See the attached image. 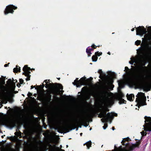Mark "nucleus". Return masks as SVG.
I'll use <instances>...</instances> for the list:
<instances>
[{
  "label": "nucleus",
  "mask_w": 151,
  "mask_h": 151,
  "mask_svg": "<svg viewBox=\"0 0 151 151\" xmlns=\"http://www.w3.org/2000/svg\"><path fill=\"white\" fill-rule=\"evenodd\" d=\"M130 59L129 63L136 66L138 69V72L135 75L133 69H132L129 70L128 67H125L124 70L126 71L129 78L128 83L132 85H135V81L136 80H138L142 82L141 86L144 91H150L151 88V83L148 81L149 76L147 73V68L146 67L143 66L145 65V61L140 58L138 55L132 57Z\"/></svg>",
  "instance_id": "obj_1"
},
{
  "label": "nucleus",
  "mask_w": 151,
  "mask_h": 151,
  "mask_svg": "<svg viewBox=\"0 0 151 151\" xmlns=\"http://www.w3.org/2000/svg\"><path fill=\"white\" fill-rule=\"evenodd\" d=\"M17 82L16 80H9L7 82V86H6L4 85V80L0 78V93L2 94L3 98L5 101L4 103L7 102V101L14 91L15 87V83Z\"/></svg>",
  "instance_id": "obj_2"
},
{
  "label": "nucleus",
  "mask_w": 151,
  "mask_h": 151,
  "mask_svg": "<svg viewBox=\"0 0 151 151\" xmlns=\"http://www.w3.org/2000/svg\"><path fill=\"white\" fill-rule=\"evenodd\" d=\"M101 96L103 102L106 106H109L113 104L115 98L111 93L104 90L101 93Z\"/></svg>",
  "instance_id": "obj_3"
},
{
  "label": "nucleus",
  "mask_w": 151,
  "mask_h": 151,
  "mask_svg": "<svg viewBox=\"0 0 151 151\" xmlns=\"http://www.w3.org/2000/svg\"><path fill=\"white\" fill-rule=\"evenodd\" d=\"M128 137L125 138L123 139L121 143L122 145H125V147L124 148H122V146H120L118 148L116 147L115 146V148L114 150V151H130L132 150L134 148L137 146L135 144H130L128 142L129 140Z\"/></svg>",
  "instance_id": "obj_4"
},
{
  "label": "nucleus",
  "mask_w": 151,
  "mask_h": 151,
  "mask_svg": "<svg viewBox=\"0 0 151 151\" xmlns=\"http://www.w3.org/2000/svg\"><path fill=\"white\" fill-rule=\"evenodd\" d=\"M145 124L143 125L144 129L146 131H151V117L145 116ZM141 133L142 136L146 135L147 134L146 132L144 131L141 132Z\"/></svg>",
  "instance_id": "obj_5"
},
{
  "label": "nucleus",
  "mask_w": 151,
  "mask_h": 151,
  "mask_svg": "<svg viewBox=\"0 0 151 151\" xmlns=\"http://www.w3.org/2000/svg\"><path fill=\"white\" fill-rule=\"evenodd\" d=\"M117 114L114 113H108L107 115H106V112L105 111H104L100 113L99 116L100 117H103L101 120L102 122H104L110 121L111 119L113 118L114 116H116Z\"/></svg>",
  "instance_id": "obj_6"
},
{
  "label": "nucleus",
  "mask_w": 151,
  "mask_h": 151,
  "mask_svg": "<svg viewBox=\"0 0 151 151\" xmlns=\"http://www.w3.org/2000/svg\"><path fill=\"white\" fill-rule=\"evenodd\" d=\"M137 97L136 101L139 104H141L142 105H144V103L146 100V97L145 94L142 93H139L136 96Z\"/></svg>",
  "instance_id": "obj_7"
},
{
  "label": "nucleus",
  "mask_w": 151,
  "mask_h": 151,
  "mask_svg": "<svg viewBox=\"0 0 151 151\" xmlns=\"http://www.w3.org/2000/svg\"><path fill=\"white\" fill-rule=\"evenodd\" d=\"M86 78L85 77H82L79 80H78V78H77L73 83V84L74 85H76L77 87H80L86 83L85 79Z\"/></svg>",
  "instance_id": "obj_8"
},
{
  "label": "nucleus",
  "mask_w": 151,
  "mask_h": 151,
  "mask_svg": "<svg viewBox=\"0 0 151 151\" xmlns=\"http://www.w3.org/2000/svg\"><path fill=\"white\" fill-rule=\"evenodd\" d=\"M17 8V7L13 5H9L6 7V8L4 11V13L5 15L8 14L9 13H13L14 11L13 9H15Z\"/></svg>",
  "instance_id": "obj_9"
},
{
  "label": "nucleus",
  "mask_w": 151,
  "mask_h": 151,
  "mask_svg": "<svg viewBox=\"0 0 151 151\" xmlns=\"http://www.w3.org/2000/svg\"><path fill=\"white\" fill-rule=\"evenodd\" d=\"M30 70V68L27 67V65L24 66L23 69V71L24 72L23 73V74L25 75L27 77V78L26 79L27 81L30 80L29 76V74L30 73V72L29 71Z\"/></svg>",
  "instance_id": "obj_10"
},
{
  "label": "nucleus",
  "mask_w": 151,
  "mask_h": 151,
  "mask_svg": "<svg viewBox=\"0 0 151 151\" xmlns=\"http://www.w3.org/2000/svg\"><path fill=\"white\" fill-rule=\"evenodd\" d=\"M147 32L146 29L144 27H139L137 28L136 34L140 35H142Z\"/></svg>",
  "instance_id": "obj_11"
},
{
  "label": "nucleus",
  "mask_w": 151,
  "mask_h": 151,
  "mask_svg": "<svg viewBox=\"0 0 151 151\" xmlns=\"http://www.w3.org/2000/svg\"><path fill=\"white\" fill-rule=\"evenodd\" d=\"M44 82L46 83L45 87L46 88H52V85L51 83H50V80H47L44 81Z\"/></svg>",
  "instance_id": "obj_12"
},
{
  "label": "nucleus",
  "mask_w": 151,
  "mask_h": 151,
  "mask_svg": "<svg viewBox=\"0 0 151 151\" xmlns=\"http://www.w3.org/2000/svg\"><path fill=\"white\" fill-rule=\"evenodd\" d=\"M127 99L130 101H133L134 99V95L132 94H130L129 95L127 94Z\"/></svg>",
  "instance_id": "obj_13"
},
{
  "label": "nucleus",
  "mask_w": 151,
  "mask_h": 151,
  "mask_svg": "<svg viewBox=\"0 0 151 151\" xmlns=\"http://www.w3.org/2000/svg\"><path fill=\"white\" fill-rule=\"evenodd\" d=\"M113 82V79L111 78H109L106 81V83L108 85H111Z\"/></svg>",
  "instance_id": "obj_14"
},
{
  "label": "nucleus",
  "mask_w": 151,
  "mask_h": 151,
  "mask_svg": "<svg viewBox=\"0 0 151 151\" xmlns=\"http://www.w3.org/2000/svg\"><path fill=\"white\" fill-rule=\"evenodd\" d=\"M50 151H64V150L60 149L59 147H54Z\"/></svg>",
  "instance_id": "obj_15"
},
{
  "label": "nucleus",
  "mask_w": 151,
  "mask_h": 151,
  "mask_svg": "<svg viewBox=\"0 0 151 151\" xmlns=\"http://www.w3.org/2000/svg\"><path fill=\"white\" fill-rule=\"evenodd\" d=\"M20 67H18L17 66H16V67L14 68L13 69V71L14 73H17L18 71H20Z\"/></svg>",
  "instance_id": "obj_16"
},
{
  "label": "nucleus",
  "mask_w": 151,
  "mask_h": 151,
  "mask_svg": "<svg viewBox=\"0 0 151 151\" xmlns=\"http://www.w3.org/2000/svg\"><path fill=\"white\" fill-rule=\"evenodd\" d=\"M118 99L119 100V103L120 104L123 103L124 104L126 103V101L122 98H119Z\"/></svg>",
  "instance_id": "obj_17"
},
{
  "label": "nucleus",
  "mask_w": 151,
  "mask_h": 151,
  "mask_svg": "<svg viewBox=\"0 0 151 151\" xmlns=\"http://www.w3.org/2000/svg\"><path fill=\"white\" fill-rule=\"evenodd\" d=\"M87 146L88 149H89L91 146V141H89L85 144Z\"/></svg>",
  "instance_id": "obj_18"
},
{
  "label": "nucleus",
  "mask_w": 151,
  "mask_h": 151,
  "mask_svg": "<svg viewBox=\"0 0 151 151\" xmlns=\"http://www.w3.org/2000/svg\"><path fill=\"white\" fill-rule=\"evenodd\" d=\"M92 59L93 61H96L98 59L97 57L95 55H93L92 57Z\"/></svg>",
  "instance_id": "obj_19"
},
{
  "label": "nucleus",
  "mask_w": 151,
  "mask_h": 151,
  "mask_svg": "<svg viewBox=\"0 0 151 151\" xmlns=\"http://www.w3.org/2000/svg\"><path fill=\"white\" fill-rule=\"evenodd\" d=\"M86 52L88 54V56H90L91 55V51H90L88 49V47L86 50Z\"/></svg>",
  "instance_id": "obj_20"
},
{
  "label": "nucleus",
  "mask_w": 151,
  "mask_h": 151,
  "mask_svg": "<svg viewBox=\"0 0 151 151\" xmlns=\"http://www.w3.org/2000/svg\"><path fill=\"white\" fill-rule=\"evenodd\" d=\"M124 96L123 94L121 92H120L118 95V99H119V98H122Z\"/></svg>",
  "instance_id": "obj_21"
},
{
  "label": "nucleus",
  "mask_w": 151,
  "mask_h": 151,
  "mask_svg": "<svg viewBox=\"0 0 151 151\" xmlns=\"http://www.w3.org/2000/svg\"><path fill=\"white\" fill-rule=\"evenodd\" d=\"M57 86L60 89H63V86L60 84H58Z\"/></svg>",
  "instance_id": "obj_22"
},
{
  "label": "nucleus",
  "mask_w": 151,
  "mask_h": 151,
  "mask_svg": "<svg viewBox=\"0 0 151 151\" xmlns=\"http://www.w3.org/2000/svg\"><path fill=\"white\" fill-rule=\"evenodd\" d=\"M141 42V41L137 40L135 42V44L137 45H139L140 43Z\"/></svg>",
  "instance_id": "obj_23"
},
{
  "label": "nucleus",
  "mask_w": 151,
  "mask_h": 151,
  "mask_svg": "<svg viewBox=\"0 0 151 151\" xmlns=\"http://www.w3.org/2000/svg\"><path fill=\"white\" fill-rule=\"evenodd\" d=\"M95 54V55H96L99 56L100 55H101L102 52H96Z\"/></svg>",
  "instance_id": "obj_24"
},
{
  "label": "nucleus",
  "mask_w": 151,
  "mask_h": 151,
  "mask_svg": "<svg viewBox=\"0 0 151 151\" xmlns=\"http://www.w3.org/2000/svg\"><path fill=\"white\" fill-rule=\"evenodd\" d=\"M107 127V124L106 123H105L104 124V126H103V129H105Z\"/></svg>",
  "instance_id": "obj_25"
},
{
  "label": "nucleus",
  "mask_w": 151,
  "mask_h": 151,
  "mask_svg": "<svg viewBox=\"0 0 151 151\" xmlns=\"http://www.w3.org/2000/svg\"><path fill=\"white\" fill-rule=\"evenodd\" d=\"M24 81L22 79H19V82H20V84H22V83Z\"/></svg>",
  "instance_id": "obj_26"
},
{
  "label": "nucleus",
  "mask_w": 151,
  "mask_h": 151,
  "mask_svg": "<svg viewBox=\"0 0 151 151\" xmlns=\"http://www.w3.org/2000/svg\"><path fill=\"white\" fill-rule=\"evenodd\" d=\"M27 95L28 96H30L32 95V93H31L29 92Z\"/></svg>",
  "instance_id": "obj_27"
},
{
  "label": "nucleus",
  "mask_w": 151,
  "mask_h": 151,
  "mask_svg": "<svg viewBox=\"0 0 151 151\" xmlns=\"http://www.w3.org/2000/svg\"><path fill=\"white\" fill-rule=\"evenodd\" d=\"M98 72L100 73V74H101L102 72L101 70H98Z\"/></svg>",
  "instance_id": "obj_28"
},
{
  "label": "nucleus",
  "mask_w": 151,
  "mask_h": 151,
  "mask_svg": "<svg viewBox=\"0 0 151 151\" xmlns=\"http://www.w3.org/2000/svg\"><path fill=\"white\" fill-rule=\"evenodd\" d=\"M89 50L91 51V52L93 50V49L92 48H89L88 47Z\"/></svg>",
  "instance_id": "obj_29"
},
{
  "label": "nucleus",
  "mask_w": 151,
  "mask_h": 151,
  "mask_svg": "<svg viewBox=\"0 0 151 151\" xmlns=\"http://www.w3.org/2000/svg\"><path fill=\"white\" fill-rule=\"evenodd\" d=\"M92 47H94V48H96V46H95V45H92Z\"/></svg>",
  "instance_id": "obj_30"
},
{
  "label": "nucleus",
  "mask_w": 151,
  "mask_h": 151,
  "mask_svg": "<svg viewBox=\"0 0 151 151\" xmlns=\"http://www.w3.org/2000/svg\"><path fill=\"white\" fill-rule=\"evenodd\" d=\"M17 86L18 87H20V84H17Z\"/></svg>",
  "instance_id": "obj_31"
},
{
  "label": "nucleus",
  "mask_w": 151,
  "mask_h": 151,
  "mask_svg": "<svg viewBox=\"0 0 151 151\" xmlns=\"http://www.w3.org/2000/svg\"><path fill=\"white\" fill-rule=\"evenodd\" d=\"M7 65H8L7 64H6L4 65V66L5 67H7Z\"/></svg>",
  "instance_id": "obj_32"
},
{
  "label": "nucleus",
  "mask_w": 151,
  "mask_h": 151,
  "mask_svg": "<svg viewBox=\"0 0 151 151\" xmlns=\"http://www.w3.org/2000/svg\"><path fill=\"white\" fill-rule=\"evenodd\" d=\"M112 129L113 130H114V127H112Z\"/></svg>",
  "instance_id": "obj_33"
},
{
  "label": "nucleus",
  "mask_w": 151,
  "mask_h": 151,
  "mask_svg": "<svg viewBox=\"0 0 151 151\" xmlns=\"http://www.w3.org/2000/svg\"><path fill=\"white\" fill-rule=\"evenodd\" d=\"M134 30V28H132V29H131V30H132V31H133Z\"/></svg>",
  "instance_id": "obj_34"
},
{
  "label": "nucleus",
  "mask_w": 151,
  "mask_h": 151,
  "mask_svg": "<svg viewBox=\"0 0 151 151\" xmlns=\"http://www.w3.org/2000/svg\"><path fill=\"white\" fill-rule=\"evenodd\" d=\"M107 53H108V54L109 55H110V52H108Z\"/></svg>",
  "instance_id": "obj_35"
},
{
  "label": "nucleus",
  "mask_w": 151,
  "mask_h": 151,
  "mask_svg": "<svg viewBox=\"0 0 151 151\" xmlns=\"http://www.w3.org/2000/svg\"><path fill=\"white\" fill-rule=\"evenodd\" d=\"M33 88V86H31V89H32V88Z\"/></svg>",
  "instance_id": "obj_36"
},
{
  "label": "nucleus",
  "mask_w": 151,
  "mask_h": 151,
  "mask_svg": "<svg viewBox=\"0 0 151 151\" xmlns=\"http://www.w3.org/2000/svg\"><path fill=\"white\" fill-rule=\"evenodd\" d=\"M80 134L81 136L82 135V133H80Z\"/></svg>",
  "instance_id": "obj_37"
},
{
  "label": "nucleus",
  "mask_w": 151,
  "mask_h": 151,
  "mask_svg": "<svg viewBox=\"0 0 151 151\" xmlns=\"http://www.w3.org/2000/svg\"><path fill=\"white\" fill-rule=\"evenodd\" d=\"M42 85H43V86H44V84H43Z\"/></svg>",
  "instance_id": "obj_38"
},
{
  "label": "nucleus",
  "mask_w": 151,
  "mask_h": 151,
  "mask_svg": "<svg viewBox=\"0 0 151 151\" xmlns=\"http://www.w3.org/2000/svg\"><path fill=\"white\" fill-rule=\"evenodd\" d=\"M66 147H68V145H67L66 146Z\"/></svg>",
  "instance_id": "obj_39"
},
{
  "label": "nucleus",
  "mask_w": 151,
  "mask_h": 151,
  "mask_svg": "<svg viewBox=\"0 0 151 151\" xmlns=\"http://www.w3.org/2000/svg\"><path fill=\"white\" fill-rule=\"evenodd\" d=\"M100 46V45H99L98 46V47H99Z\"/></svg>",
  "instance_id": "obj_40"
},
{
  "label": "nucleus",
  "mask_w": 151,
  "mask_h": 151,
  "mask_svg": "<svg viewBox=\"0 0 151 151\" xmlns=\"http://www.w3.org/2000/svg\"><path fill=\"white\" fill-rule=\"evenodd\" d=\"M148 39L150 40V38H148Z\"/></svg>",
  "instance_id": "obj_41"
},
{
  "label": "nucleus",
  "mask_w": 151,
  "mask_h": 151,
  "mask_svg": "<svg viewBox=\"0 0 151 151\" xmlns=\"http://www.w3.org/2000/svg\"><path fill=\"white\" fill-rule=\"evenodd\" d=\"M114 151V150H113V151Z\"/></svg>",
  "instance_id": "obj_42"
}]
</instances>
